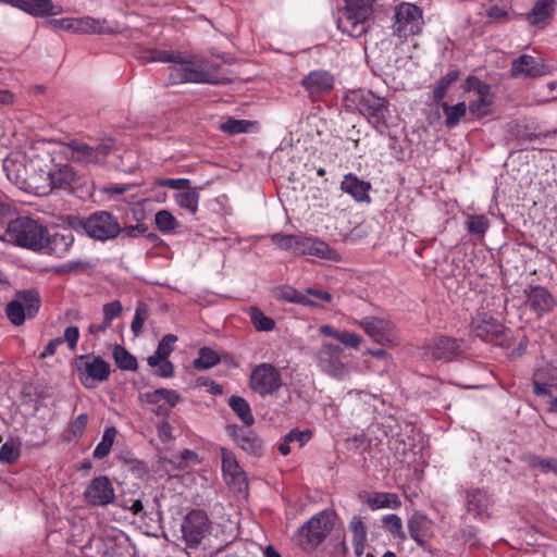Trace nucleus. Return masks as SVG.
<instances>
[{"label":"nucleus","mask_w":557,"mask_h":557,"mask_svg":"<svg viewBox=\"0 0 557 557\" xmlns=\"http://www.w3.org/2000/svg\"><path fill=\"white\" fill-rule=\"evenodd\" d=\"M171 84L197 83L221 85L226 78L219 77L208 70V63L201 58L180 52V58L169 66Z\"/></svg>","instance_id":"1"},{"label":"nucleus","mask_w":557,"mask_h":557,"mask_svg":"<svg viewBox=\"0 0 557 557\" xmlns=\"http://www.w3.org/2000/svg\"><path fill=\"white\" fill-rule=\"evenodd\" d=\"M271 240L280 249L290 251L296 256H313L331 261L341 259L336 250L315 237L275 233L271 235Z\"/></svg>","instance_id":"2"},{"label":"nucleus","mask_w":557,"mask_h":557,"mask_svg":"<svg viewBox=\"0 0 557 557\" xmlns=\"http://www.w3.org/2000/svg\"><path fill=\"white\" fill-rule=\"evenodd\" d=\"M46 226L28 216H18L8 222L2 240L34 251H41Z\"/></svg>","instance_id":"3"},{"label":"nucleus","mask_w":557,"mask_h":557,"mask_svg":"<svg viewBox=\"0 0 557 557\" xmlns=\"http://www.w3.org/2000/svg\"><path fill=\"white\" fill-rule=\"evenodd\" d=\"M67 223L73 230L84 232L90 238L100 242L114 239L122 232L117 219L108 211H97L87 218L70 215Z\"/></svg>","instance_id":"4"},{"label":"nucleus","mask_w":557,"mask_h":557,"mask_svg":"<svg viewBox=\"0 0 557 557\" xmlns=\"http://www.w3.org/2000/svg\"><path fill=\"white\" fill-rule=\"evenodd\" d=\"M345 5L336 18L338 29L354 38L367 33L368 22L373 13L374 0H344Z\"/></svg>","instance_id":"5"},{"label":"nucleus","mask_w":557,"mask_h":557,"mask_svg":"<svg viewBox=\"0 0 557 557\" xmlns=\"http://www.w3.org/2000/svg\"><path fill=\"white\" fill-rule=\"evenodd\" d=\"M346 102L348 107L350 103L354 104L375 128L387 127L389 110L385 98L379 97L370 90H355L347 96Z\"/></svg>","instance_id":"6"},{"label":"nucleus","mask_w":557,"mask_h":557,"mask_svg":"<svg viewBox=\"0 0 557 557\" xmlns=\"http://www.w3.org/2000/svg\"><path fill=\"white\" fill-rule=\"evenodd\" d=\"M115 143L108 138L97 146H90L86 143L72 140L64 147V154L72 161L88 165L101 164L109 153L114 149Z\"/></svg>","instance_id":"7"},{"label":"nucleus","mask_w":557,"mask_h":557,"mask_svg":"<svg viewBox=\"0 0 557 557\" xmlns=\"http://www.w3.org/2000/svg\"><path fill=\"white\" fill-rule=\"evenodd\" d=\"M394 17L393 32L400 39H407L422 32L424 25L423 11L418 5L401 2L396 5Z\"/></svg>","instance_id":"8"},{"label":"nucleus","mask_w":557,"mask_h":557,"mask_svg":"<svg viewBox=\"0 0 557 557\" xmlns=\"http://www.w3.org/2000/svg\"><path fill=\"white\" fill-rule=\"evenodd\" d=\"M40 308V297L37 290L27 289L17 292L7 305L5 313L14 325H21L26 319L34 318Z\"/></svg>","instance_id":"9"},{"label":"nucleus","mask_w":557,"mask_h":557,"mask_svg":"<svg viewBox=\"0 0 557 557\" xmlns=\"http://www.w3.org/2000/svg\"><path fill=\"white\" fill-rule=\"evenodd\" d=\"M210 528V520L205 511L191 510L188 512L182 524V540L187 548H197L206 540Z\"/></svg>","instance_id":"10"},{"label":"nucleus","mask_w":557,"mask_h":557,"mask_svg":"<svg viewBox=\"0 0 557 557\" xmlns=\"http://www.w3.org/2000/svg\"><path fill=\"white\" fill-rule=\"evenodd\" d=\"M76 368L82 384L87 388L107 381L111 373L110 364L100 356H81Z\"/></svg>","instance_id":"11"},{"label":"nucleus","mask_w":557,"mask_h":557,"mask_svg":"<svg viewBox=\"0 0 557 557\" xmlns=\"http://www.w3.org/2000/svg\"><path fill=\"white\" fill-rule=\"evenodd\" d=\"M20 189L44 197L54 189L64 188L70 185L66 176H7Z\"/></svg>","instance_id":"12"},{"label":"nucleus","mask_w":557,"mask_h":557,"mask_svg":"<svg viewBox=\"0 0 557 557\" xmlns=\"http://www.w3.org/2000/svg\"><path fill=\"white\" fill-rule=\"evenodd\" d=\"M343 354L344 349L341 346L323 342L315 352L319 369L334 379H343L348 373V369L342 360Z\"/></svg>","instance_id":"13"},{"label":"nucleus","mask_w":557,"mask_h":557,"mask_svg":"<svg viewBox=\"0 0 557 557\" xmlns=\"http://www.w3.org/2000/svg\"><path fill=\"white\" fill-rule=\"evenodd\" d=\"M282 386V376L274 366L261 363L257 366L250 375V387L253 392L264 397L274 394Z\"/></svg>","instance_id":"14"},{"label":"nucleus","mask_w":557,"mask_h":557,"mask_svg":"<svg viewBox=\"0 0 557 557\" xmlns=\"http://www.w3.org/2000/svg\"><path fill=\"white\" fill-rule=\"evenodd\" d=\"M333 527L332 513L327 510H322L300 528L299 534L306 537L308 544L313 548L325 540Z\"/></svg>","instance_id":"15"},{"label":"nucleus","mask_w":557,"mask_h":557,"mask_svg":"<svg viewBox=\"0 0 557 557\" xmlns=\"http://www.w3.org/2000/svg\"><path fill=\"white\" fill-rule=\"evenodd\" d=\"M86 503L94 507H104L115 498L114 487L107 476H97L87 485L84 492Z\"/></svg>","instance_id":"16"},{"label":"nucleus","mask_w":557,"mask_h":557,"mask_svg":"<svg viewBox=\"0 0 557 557\" xmlns=\"http://www.w3.org/2000/svg\"><path fill=\"white\" fill-rule=\"evenodd\" d=\"M355 323L379 344L385 345L393 342L395 324L387 319L364 317L356 320Z\"/></svg>","instance_id":"17"},{"label":"nucleus","mask_w":557,"mask_h":557,"mask_svg":"<svg viewBox=\"0 0 557 557\" xmlns=\"http://www.w3.org/2000/svg\"><path fill=\"white\" fill-rule=\"evenodd\" d=\"M467 90L473 92L475 100L470 101L469 111L478 117L485 116L490 112L492 106L491 87L475 76L467 79Z\"/></svg>","instance_id":"18"},{"label":"nucleus","mask_w":557,"mask_h":557,"mask_svg":"<svg viewBox=\"0 0 557 557\" xmlns=\"http://www.w3.org/2000/svg\"><path fill=\"white\" fill-rule=\"evenodd\" d=\"M459 343L447 336H438L424 348L423 358L431 361H450L460 354Z\"/></svg>","instance_id":"19"},{"label":"nucleus","mask_w":557,"mask_h":557,"mask_svg":"<svg viewBox=\"0 0 557 557\" xmlns=\"http://www.w3.org/2000/svg\"><path fill=\"white\" fill-rule=\"evenodd\" d=\"M222 459V471L226 483L237 492H242L247 486L246 474L239 466L233 451L225 447H220Z\"/></svg>","instance_id":"20"},{"label":"nucleus","mask_w":557,"mask_h":557,"mask_svg":"<svg viewBox=\"0 0 557 557\" xmlns=\"http://www.w3.org/2000/svg\"><path fill=\"white\" fill-rule=\"evenodd\" d=\"M13 8H17L32 16L46 17L58 15L61 13V8L55 5L52 0H0Z\"/></svg>","instance_id":"21"},{"label":"nucleus","mask_w":557,"mask_h":557,"mask_svg":"<svg viewBox=\"0 0 557 557\" xmlns=\"http://www.w3.org/2000/svg\"><path fill=\"white\" fill-rule=\"evenodd\" d=\"M546 73V66L529 54H522L511 62L510 74L513 78H535Z\"/></svg>","instance_id":"22"},{"label":"nucleus","mask_w":557,"mask_h":557,"mask_svg":"<svg viewBox=\"0 0 557 557\" xmlns=\"http://www.w3.org/2000/svg\"><path fill=\"white\" fill-rule=\"evenodd\" d=\"M473 332L483 341L492 342L503 334L504 326L495 318L479 313L471 323Z\"/></svg>","instance_id":"23"},{"label":"nucleus","mask_w":557,"mask_h":557,"mask_svg":"<svg viewBox=\"0 0 557 557\" xmlns=\"http://www.w3.org/2000/svg\"><path fill=\"white\" fill-rule=\"evenodd\" d=\"M527 305L537 314H543L553 309L555 300L552 294L542 286L530 287L525 290Z\"/></svg>","instance_id":"24"},{"label":"nucleus","mask_w":557,"mask_h":557,"mask_svg":"<svg viewBox=\"0 0 557 557\" xmlns=\"http://www.w3.org/2000/svg\"><path fill=\"white\" fill-rule=\"evenodd\" d=\"M432 521L423 513L416 512L408 520V530L412 540L424 547L432 535Z\"/></svg>","instance_id":"25"},{"label":"nucleus","mask_w":557,"mask_h":557,"mask_svg":"<svg viewBox=\"0 0 557 557\" xmlns=\"http://www.w3.org/2000/svg\"><path fill=\"white\" fill-rule=\"evenodd\" d=\"M73 243L74 236L71 233H54L53 235H49L47 232L45 233V240L40 252L60 258L67 252Z\"/></svg>","instance_id":"26"},{"label":"nucleus","mask_w":557,"mask_h":557,"mask_svg":"<svg viewBox=\"0 0 557 557\" xmlns=\"http://www.w3.org/2000/svg\"><path fill=\"white\" fill-rule=\"evenodd\" d=\"M237 445L246 453L260 457L264 451L262 440L251 430L238 428L234 433Z\"/></svg>","instance_id":"27"},{"label":"nucleus","mask_w":557,"mask_h":557,"mask_svg":"<svg viewBox=\"0 0 557 557\" xmlns=\"http://www.w3.org/2000/svg\"><path fill=\"white\" fill-rule=\"evenodd\" d=\"M334 79L325 71H312L302 81L304 87L311 94L327 92L333 88Z\"/></svg>","instance_id":"28"},{"label":"nucleus","mask_w":557,"mask_h":557,"mask_svg":"<svg viewBox=\"0 0 557 557\" xmlns=\"http://www.w3.org/2000/svg\"><path fill=\"white\" fill-rule=\"evenodd\" d=\"M556 0H537L532 10L527 14V20L532 26L544 27L553 16Z\"/></svg>","instance_id":"29"},{"label":"nucleus","mask_w":557,"mask_h":557,"mask_svg":"<svg viewBox=\"0 0 557 557\" xmlns=\"http://www.w3.org/2000/svg\"><path fill=\"white\" fill-rule=\"evenodd\" d=\"M113 32L114 27L107 20L91 16L75 18L76 34H111Z\"/></svg>","instance_id":"30"},{"label":"nucleus","mask_w":557,"mask_h":557,"mask_svg":"<svg viewBox=\"0 0 557 557\" xmlns=\"http://www.w3.org/2000/svg\"><path fill=\"white\" fill-rule=\"evenodd\" d=\"M341 188L344 193L350 195L356 201H370L369 190L371 188V184L359 180L358 176H344Z\"/></svg>","instance_id":"31"},{"label":"nucleus","mask_w":557,"mask_h":557,"mask_svg":"<svg viewBox=\"0 0 557 557\" xmlns=\"http://www.w3.org/2000/svg\"><path fill=\"white\" fill-rule=\"evenodd\" d=\"M491 499L482 490H472L467 494V510L478 517H488L491 508Z\"/></svg>","instance_id":"32"},{"label":"nucleus","mask_w":557,"mask_h":557,"mask_svg":"<svg viewBox=\"0 0 557 557\" xmlns=\"http://www.w3.org/2000/svg\"><path fill=\"white\" fill-rule=\"evenodd\" d=\"M348 529L351 535V544L354 546L355 555L360 557L364 553L368 541L367 527L360 516H354L349 521Z\"/></svg>","instance_id":"33"},{"label":"nucleus","mask_w":557,"mask_h":557,"mask_svg":"<svg viewBox=\"0 0 557 557\" xmlns=\"http://www.w3.org/2000/svg\"><path fill=\"white\" fill-rule=\"evenodd\" d=\"M366 503L372 510L381 508L397 509L401 505V502L396 494L385 492H376L370 494Z\"/></svg>","instance_id":"34"},{"label":"nucleus","mask_w":557,"mask_h":557,"mask_svg":"<svg viewBox=\"0 0 557 557\" xmlns=\"http://www.w3.org/2000/svg\"><path fill=\"white\" fill-rule=\"evenodd\" d=\"M177 342V336L174 334H168L162 337L159 342L158 348L154 355L148 357L147 362L150 367H157L162 360L168 359V357L173 351V345Z\"/></svg>","instance_id":"35"},{"label":"nucleus","mask_w":557,"mask_h":557,"mask_svg":"<svg viewBox=\"0 0 557 557\" xmlns=\"http://www.w3.org/2000/svg\"><path fill=\"white\" fill-rule=\"evenodd\" d=\"M258 127L259 125L257 122H251L248 120H237L233 117H228L225 122H223L220 125V129L228 135L249 133Z\"/></svg>","instance_id":"36"},{"label":"nucleus","mask_w":557,"mask_h":557,"mask_svg":"<svg viewBox=\"0 0 557 557\" xmlns=\"http://www.w3.org/2000/svg\"><path fill=\"white\" fill-rule=\"evenodd\" d=\"M144 398L148 404H158L164 400L170 407H175L181 400V396L176 391L168 388H158L146 393Z\"/></svg>","instance_id":"37"},{"label":"nucleus","mask_w":557,"mask_h":557,"mask_svg":"<svg viewBox=\"0 0 557 557\" xmlns=\"http://www.w3.org/2000/svg\"><path fill=\"white\" fill-rule=\"evenodd\" d=\"M228 406L245 423V425L250 426L253 424L255 418L246 399L240 396H232L228 400Z\"/></svg>","instance_id":"38"},{"label":"nucleus","mask_w":557,"mask_h":557,"mask_svg":"<svg viewBox=\"0 0 557 557\" xmlns=\"http://www.w3.org/2000/svg\"><path fill=\"white\" fill-rule=\"evenodd\" d=\"M248 315L255 329L259 332H270L275 327V322L272 318L267 317L259 308L249 307Z\"/></svg>","instance_id":"39"},{"label":"nucleus","mask_w":557,"mask_h":557,"mask_svg":"<svg viewBox=\"0 0 557 557\" xmlns=\"http://www.w3.org/2000/svg\"><path fill=\"white\" fill-rule=\"evenodd\" d=\"M442 109L446 116L445 125L449 128L457 126L467 112V106L465 102H459L455 106L443 103Z\"/></svg>","instance_id":"40"},{"label":"nucleus","mask_w":557,"mask_h":557,"mask_svg":"<svg viewBox=\"0 0 557 557\" xmlns=\"http://www.w3.org/2000/svg\"><path fill=\"white\" fill-rule=\"evenodd\" d=\"M113 358L117 367L122 370L134 371L137 369L136 358L121 345L114 346Z\"/></svg>","instance_id":"41"},{"label":"nucleus","mask_w":557,"mask_h":557,"mask_svg":"<svg viewBox=\"0 0 557 557\" xmlns=\"http://www.w3.org/2000/svg\"><path fill=\"white\" fill-rule=\"evenodd\" d=\"M116 433L117 431L114 426L104 430L100 443L94 450V457L96 459H103L110 454Z\"/></svg>","instance_id":"42"},{"label":"nucleus","mask_w":557,"mask_h":557,"mask_svg":"<svg viewBox=\"0 0 557 557\" xmlns=\"http://www.w3.org/2000/svg\"><path fill=\"white\" fill-rule=\"evenodd\" d=\"M276 296L278 299L299 304L304 306H314L317 305L314 301L310 300L307 295L299 293L292 286H282L277 289Z\"/></svg>","instance_id":"43"},{"label":"nucleus","mask_w":557,"mask_h":557,"mask_svg":"<svg viewBox=\"0 0 557 557\" xmlns=\"http://www.w3.org/2000/svg\"><path fill=\"white\" fill-rule=\"evenodd\" d=\"M219 361L220 357L218 354L214 350L205 347L200 349L199 357L194 360V367L197 370H207L218 364Z\"/></svg>","instance_id":"44"},{"label":"nucleus","mask_w":557,"mask_h":557,"mask_svg":"<svg viewBox=\"0 0 557 557\" xmlns=\"http://www.w3.org/2000/svg\"><path fill=\"white\" fill-rule=\"evenodd\" d=\"M176 202L181 208L187 209L191 213H195L198 209V193L195 188H189L186 191L178 193L176 196Z\"/></svg>","instance_id":"45"},{"label":"nucleus","mask_w":557,"mask_h":557,"mask_svg":"<svg viewBox=\"0 0 557 557\" xmlns=\"http://www.w3.org/2000/svg\"><path fill=\"white\" fill-rule=\"evenodd\" d=\"M490 227L488 220L482 214L469 215L467 220V230L470 234L483 237Z\"/></svg>","instance_id":"46"},{"label":"nucleus","mask_w":557,"mask_h":557,"mask_svg":"<svg viewBox=\"0 0 557 557\" xmlns=\"http://www.w3.org/2000/svg\"><path fill=\"white\" fill-rule=\"evenodd\" d=\"M156 225L162 233H168L176 228L177 221L173 214L166 210L157 212L154 216Z\"/></svg>","instance_id":"47"},{"label":"nucleus","mask_w":557,"mask_h":557,"mask_svg":"<svg viewBox=\"0 0 557 557\" xmlns=\"http://www.w3.org/2000/svg\"><path fill=\"white\" fill-rule=\"evenodd\" d=\"M382 523L383 527L394 536L400 540H404L406 537L405 532L403 530L401 519L397 515L391 513L383 517Z\"/></svg>","instance_id":"48"},{"label":"nucleus","mask_w":557,"mask_h":557,"mask_svg":"<svg viewBox=\"0 0 557 557\" xmlns=\"http://www.w3.org/2000/svg\"><path fill=\"white\" fill-rule=\"evenodd\" d=\"M457 78H458V72L450 71L438 81L437 85L435 86V88L433 90V98L436 102L441 101L445 97L449 85L451 83H454Z\"/></svg>","instance_id":"49"},{"label":"nucleus","mask_w":557,"mask_h":557,"mask_svg":"<svg viewBox=\"0 0 557 557\" xmlns=\"http://www.w3.org/2000/svg\"><path fill=\"white\" fill-rule=\"evenodd\" d=\"M180 58L178 51L151 49L147 51L146 59L150 62L174 63Z\"/></svg>","instance_id":"50"},{"label":"nucleus","mask_w":557,"mask_h":557,"mask_svg":"<svg viewBox=\"0 0 557 557\" xmlns=\"http://www.w3.org/2000/svg\"><path fill=\"white\" fill-rule=\"evenodd\" d=\"M529 465L532 468H537L543 473H554L557 474V459L554 458H541L537 456H531L529 459Z\"/></svg>","instance_id":"51"},{"label":"nucleus","mask_w":557,"mask_h":557,"mask_svg":"<svg viewBox=\"0 0 557 557\" xmlns=\"http://www.w3.org/2000/svg\"><path fill=\"white\" fill-rule=\"evenodd\" d=\"M148 315L149 311L147 305L144 302H139L136 307L135 315L131 324V329L134 335L137 336L141 333L143 325L145 321L148 319Z\"/></svg>","instance_id":"52"},{"label":"nucleus","mask_w":557,"mask_h":557,"mask_svg":"<svg viewBox=\"0 0 557 557\" xmlns=\"http://www.w3.org/2000/svg\"><path fill=\"white\" fill-rule=\"evenodd\" d=\"M20 456L18 448L13 442H5L0 447V461L12 463L14 462Z\"/></svg>","instance_id":"53"},{"label":"nucleus","mask_w":557,"mask_h":557,"mask_svg":"<svg viewBox=\"0 0 557 557\" xmlns=\"http://www.w3.org/2000/svg\"><path fill=\"white\" fill-rule=\"evenodd\" d=\"M102 311L103 320L111 324L112 321L121 314L122 305L119 300H113L111 302L104 304Z\"/></svg>","instance_id":"54"},{"label":"nucleus","mask_w":557,"mask_h":557,"mask_svg":"<svg viewBox=\"0 0 557 557\" xmlns=\"http://www.w3.org/2000/svg\"><path fill=\"white\" fill-rule=\"evenodd\" d=\"M46 24L54 29L75 33V18L73 17L52 18L47 21Z\"/></svg>","instance_id":"55"},{"label":"nucleus","mask_w":557,"mask_h":557,"mask_svg":"<svg viewBox=\"0 0 557 557\" xmlns=\"http://www.w3.org/2000/svg\"><path fill=\"white\" fill-rule=\"evenodd\" d=\"M542 374V371H537L533 376V392L537 396L549 395L552 393L553 385L541 382Z\"/></svg>","instance_id":"56"},{"label":"nucleus","mask_w":557,"mask_h":557,"mask_svg":"<svg viewBox=\"0 0 557 557\" xmlns=\"http://www.w3.org/2000/svg\"><path fill=\"white\" fill-rule=\"evenodd\" d=\"M87 414H79L74 421L70 423L69 432H71L74 437L81 436L87 426Z\"/></svg>","instance_id":"57"},{"label":"nucleus","mask_w":557,"mask_h":557,"mask_svg":"<svg viewBox=\"0 0 557 557\" xmlns=\"http://www.w3.org/2000/svg\"><path fill=\"white\" fill-rule=\"evenodd\" d=\"M312 436L310 430L299 431L297 429L287 433V442H297L299 446H304Z\"/></svg>","instance_id":"58"},{"label":"nucleus","mask_w":557,"mask_h":557,"mask_svg":"<svg viewBox=\"0 0 557 557\" xmlns=\"http://www.w3.org/2000/svg\"><path fill=\"white\" fill-rule=\"evenodd\" d=\"M159 186H166L173 189H189L190 182L187 178H166L157 181Z\"/></svg>","instance_id":"59"},{"label":"nucleus","mask_w":557,"mask_h":557,"mask_svg":"<svg viewBox=\"0 0 557 557\" xmlns=\"http://www.w3.org/2000/svg\"><path fill=\"white\" fill-rule=\"evenodd\" d=\"M337 341L349 348H358L362 339L356 333L341 332Z\"/></svg>","instance_id":"60"},{"label":"nucleus","mask_w":557,"mask_h":557,"mask_svg":"<svg viewBox=\"0 0 557 557\" xmlns=\"http://www.w3.org/2000/svg\"><path fill=\"white\" fill-rule=\"evenodd\" d=\"M11 207L8 203L0 201V239L3 236V231L10 220H12Z\"/></svg>","instance_id":"61"},{"label":"nucleus","mask_w":557,"mask_h":557,"mask_svg":"<svg viewBox=\"0 0 557 557\" xmlns=\"http://www.w3.org/2000/svg\"><path fill=\"white\" fill-rule=\"evenodd\" d=\"M63 343L66 342L71 349H74L79 338V331L76 326H69L64 331Z\"/></svg>","instance_id":"62"},{"label":"nucleus","mask_w":557,"mask_h":557,"mask_svg":"<svg viewBox=\"0 0 557 557\" xmlns=\"http://www.w3.org/2000/svg\"><path fill=\"white\" fill-rule=\"evenodd\" d=\"M147 232V226L143 223L136 225H129L122 228V232L126 237H136Z\"/></svg>","instance_id":"63"},{"label":"nucleus","mask_w":557,"mask_h":557,"mask_svg":"<svg viewBox=\"0 0 557 557\" xmlns=\"http://www.w3.org/2000/svg\"><path fill=\"white\" fill-rule=\"evenodd\" d=\"M157 367L156 374L161 377H171L174 374V367L168 359L162 360Z\"/></svg>","instance_id":"64"}]
</instances>
